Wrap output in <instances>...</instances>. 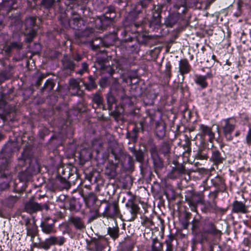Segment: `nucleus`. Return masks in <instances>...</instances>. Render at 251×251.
<instances>
[{"mask_svg": "<svg viewBox=\"0 0 251 251\" xmlns=\"http://www.w3.org/2000/svg\"><path fill=\"white\" fill-rule=\"evenodd\" d=\"M235 127V121L233 119L227 118L222 121V127L226 139L228 141L232 139L231 135Z\"/></svg>", "mask_w": 251, "mask_h": 251, "instance_id": "f257e3e1", "label": "nucleus"}, {"mask_svg": "<svg viewBox=\"0 0 251 251\" xmlns=\"http://www.w3.org/2000/svg\"><path fill=\"white\" fill-rule=\"evenodd\" d=\"M31 251H33V249H31Z\"/></svg>", "mask_w": 251, "mask_h": 251, "instance_id": "0e129e2a", "label": "nucleus"}, {"mask_svg": "<svg viewBox=\"0 0 251 251\" xmlns=\"http://www.w3.org/2000/svg\"><path fill=\"white\" fill-rule=\"evenodd\" d=\"M134 155L135 156L136 160L140 162H142L143 160V154L141 151H134Z\"/></svg>", "mask_w": 251, "mask_h": 251, "instance_id": "f704fd0d", "label": "nucleus"}, {"mask_svg": "<svg viewBox=\"0 0 251 251\" xmlns=\"http://www.w3.org/2000/svg\"><path fill=\"white\" fill-rule=\"evenodd\" d=\"M80 79H71L70 80V86L74 89L78 90L80 89Z\"/></svg>", "mask_w": 251, "mask_h": 251, "instance_id": "bb28decb", "label": "nucleus"}, {"mask_svg": "<svg viewBox=\"0 0 251 251\" xmlns=\"http://www.w3.org/2000/svg\"><path fill=\"white\" fill-rule=\"evenodd\" d=\"M217 181H219L220 182H222V179L220 177L218 176L216 178Z\"/></svg>", "mask_w": 251, "mask_h": 251, "instance_id": "864d4df0", "label": "nucleus"}, {"mask_svg": "<svg viewBox=\"0 0 251 251\" xmlns=\"http://www.w3.org/2000/svg\"><path fill=\"white\" fill-rule=\"evenodd\" d=\"M19 197L15 196H9L5 200V204L9 207H12L19 200Z\"/></svg>", "mask_w": 251, "mask_h": 251, "instance_id": "6ab92c4d", "label": "nucleus"}, {"mask_svg": "<svg viewBox=\"0 0 251 251\" xmlns=\"http://www.w3.org/2000/svg\"><path fill=\"white\" fill-rule=\"evenodd\" d=\"M190 66L188 61L186 59L180 60L179 63V71L181 75L187 74L189 72Z\"/></svg>", "mask_w": 251, "mask_h": 251, "instance_id": "2eb2a0df", "label": "nucleus"}, {"mask_svg": "<svg viewBox=\"0 0 251 251\" xmlns=\"http://www.w3.org/2000/svg\"><path fill=\"white\" fill-rule=\"evenodd\" d=\"M81 22L82 20L77 15L74 16L69 22L70 25L75 29H78L80 27Z\"/></svg>", "mask_w": 251, "mask_h": 251, "instance_id": "f3484780", "label": "nucleus"}, {"mask_svg": "<svg viewBox=\"0 0 251 251\" xmlns=\"http://www.w3.org/2000/svg\"><path fill=\"white\" fill-rule=\"evenodd\" d=\"M185 173V169L183 166H178L173 168L172 172L169 174L168 176L172 179L177 177L180 175Z\"/></svg>", "mask_w": 251, "mask_h": 251, "instance_id": "4468645a", "label": "nucleus"}, {"mask_svg": "<svg viewBox=\"0 0 251 251\" xmlns=\"http://www.w3.org/2000/svg\"><path fill=\"white\" fill-rule=\"evenodd\" d=\"M150 152L151 157H152L153 155L156 154L158 153L157 149L155 147H152L150 150Z\"/></svg>", "mask_w": 251, "mask_h": 251, "instance_id": "a18cd8bd", "label": "nucleus"}, {"mask_svg": "<svg viewBox=\"0 0 251 251\" xmlns=\"http://www.w3.org/2000/svg\"><path fill=\"white\" fill-rule=\"evenodd\" d=\"M35 22L34 18L30 17L27 18L25 21V26L27 27L28 26H33Z\"/></svg>", "mask_w": 251, "mask_h": 251, "instance_id": "473e14b6", "label": "nucleus"}, {"mask_svg": "<svg viewBox=\"0 0 251 251\" xmlns=\"http://www.w3.org/2000/svg\"><path fill=\"white\" fill-rule=\"evenodd\" d=\"M54 0H42V4L46 8L50 7L53 4Z\"/></svg>", "mask_w": 251, "mask_h": 251, "instance_id": "c9c22d12", "label": "nucleus"}, {"mask_svg": "<svg viewBox=\"0 0 251 251\" xmlns=\"http://www.w3.org/2000/svg\"><path fill=\"white\" fill-rule=\"evenodd\" d=\"M12 49H13L10 47V45H9L8 46L6 47L5 51L6 53H9L11 52Z\"/></svg>", "mask_w": 251, "mask_h": 251, "instance_id": "de8ad7c7", "label": "nucleus"}, {"mask_svg": "<svg viewBox=\"0 0 251 251\" xmlns=\"http://www.w3.org/2000/svg\"><path fill=\"white\" fill-rule=\"evenodd\" d=\"M132 249L133 246L131 244L126 242L119 246L117 251H131Z\"/></svg>", "mask_w": 251, "mask_h": 251, "instance_id": "4be33fe9", "label": "nucleus"}, {"mask_svg": "<svg viewBox=\"0 0 251 251\" xmlns=\"http://www.w3.org/2000/svg\"><path fill=\"white\" fill-rule=\"evenodd\" d=\"M36 35V31L34 29L31 30L26 35L25 41L27 42H30L32 41Z\"/></svg>", "mask_w": 251, "mask_h": 251, "instance_id": "c756f323", "label": "nucleus"}, {"mask_svg": "<svg viewBox=\"0 0 251 251\" xmlns=\"http://www.w3.org/2000/svg\"><path fill=\"white\" fill-rule=\"evenodd\" d=\"M64 182H65L64 188H65L66 189H69L70 186L69 183L68 182H67L65 180H64Z\"/></svg>", "mask_w": 251, "mask_h": 251, "instance_id": "09e8293b", "label": "nucleus"}, {"mask_svg": "<svg viewBox=\"0 0 251 251\" xmlns=\"http://www.w3.org/2000/svg\"><path fill=\"white\" fill-rule=\"evenodd\" d=\"M232 211L237 213H246L248 212V209L245 204L241 201H236L233 203Z\"/></svg>", "mask_w": 251, "mask_h": 251, "instance_id": "423d86ee", "label": "nucleus"}, {"mask_svg": "<svg viewBox=\"0 0 251 251\" xmlns=\"http://www.w3.org/2000/svg\"><path fill=\"white\" fill-rule=\"evenodd\" d=\"M119 210L117 206L115 204L110 207L108 209V215L111 217H114L118 214Z\"/></svg>", "mask_w": 251, "mask_h": 251, "instance_id": "cd10ccee", "label": "nucleus"}, {"mask_svg": "<svg viewBox=\"0 0 251 251\" xmlns=\"http://www.w3.org/2000/svg\"><path fill=\"white\" fill-rule=\"evenodd\" d=\"M43 209L48 210L49 206L47 203L41 204L30 200L25 203V209L26 212L29 213H32Z\"/></svg>", "mask_w": 251, "mask_h": 251, "instance_id": "f03ea898", "label": "nucleus"}, {"mask_svg": "<svg viewBox=\"0 0 251 251\" xmlns=\"http://www.w3.org/2000/svg\"><path fill=\"white\" fill-rule=\"evenodd\" d=\"M167 245V249L166 251H173V245L172 244H166Z\"/></svg>", "mask_w": 251, "mask_h": 251, "instance_id": "49530a36", "label": "nucleus"}, {"mask_svg": "<svg viewBox=\"0 0 251 251\" xmlns=\"http://www.w3.org/2000/svg\"><path fill=\"white\" fill-rule=\"evenodd\" d=\"M174 236L173 234H170L168 236L167 239L165 243L166 244H172V242L174 239Z\"/></svg>", "mask_w": 251, "mask_h": 251, "instance_id": "79ce46f5", "label": "nucleus"}, {"mask_svg": "<svg viewBox=\"0 0 251 251\" xmlns=\"http://www.w3.org/2000/svg\"><path fill=\"white\" fill-rule=\"evenodd\" d=\"M88 66V64L86 63L83 62L82 64V68L77 72V73L81 75H82L84 72L87 71Z\"/></svg>", "mask_w": 251, "mask_h": 251, "instance_id": "e433bc0d", "label": "nucleus"}, {"mask_svg": "<svg viewBox=\"0 0 251 251\" xmlns=\"http://www.w3.org/2000/svg\"><path fill=\"white\" fill-rule=\"evenodd\" d=\"M152 157L153 164L156 167L161 168L163 166L162 162L158 156V153L153 155Z\"/></svg>", "mask_w": 251, "mask_h": 251, "instance_id": "393cba45", "label": "nucleus"}, {"mask_svg": "<svg viewBox=\"0 0 251 251\" xmlns=\"http://www.w3.org/2000/svg\"><path fill=\"white\" fill-rule=\"evenodd\" d=\"M199 135L202 138H204L205 136H208L210 142L213 141L215 137V134L212 131V128L203 124H201L199 126Z\"/></svg>", "mask_w": 251, "mask_h": 251, "instance_id": "20e7f679", "label": "nucleus"}, {"mask_svg": "<svg viewBox=\"0 0 251 251\" xmlns=\"http://www.w3.org/2000/svg\"><path fill=\"white\" fill-rule=\"evenodd\" d=\"M203 231L204 232L211 233L219 236H220L222 233L221 231L217 229L214 225L211 223L205 224L203 227Z\"/></svg>", "mask_w": 251, "mask_h": 251, "instance_id": "9b49d317", "label": "nucleus"}, {"mask_svg": "<svg viewBox=\"0 0 251 251\" xmlns=\"http://www.w3.org/2000/svg\"><path fill=\"white\" fill-rule=\"evenodd\" d=\"M239 135V131H237L235 134L236 136H238Z\"/></svg>", "mask_w": 251, "mask_h": 251, "instance_id": "6e6d98bb", "label": "nucleus"}, {"mask_svg": "<svg viewBox=\"0 0 251 251\" xmlns=\"http://www.w3.org/2000/svg\"><path fill=\"white\" fill-rule=\"evenodd\" d=\"M198 157L200 159H207L208 158V155L203 152H200L198 154Z\"/></svg>", "mask_w": 251, "mask_h": 251, "instance_id": "37998d69", "label": "nucleus"}, {"mask_svg": "<svg viewBox=\"0 0 251 251\" xmlns=\"http://www.w3.org/2000/svg\"><path fill=\"white\" fill-rule=\"evenodd\" d=\"M196 227H197L196 224L195 223H194L193 224V227H192L193 229H195L196 228Z\"/></svg>", "mask_w": 251, "mask_h": 251, "instance_id": "5fc2aeb1", "label": "nucleus"}, {"mask_svg": "<svg viewBox=\"0 0 251 251\" xmlns=\"http://www.w3.org/2000/svg\"><path fill=\"white\" fill-rule=\"evenodd\" d=\"M206 80V76L201 75H196L195 76V82L197 84L200 86L201 89H204L207 86L208 83Z\"/></svg>", "mask_w": 251, "mask_h": 251, "instance_id": "dca6fc26", "label": "nucleus"}, {"mask_svg": "<svg viewBox=\"0 0 251 251\" xmlns=\"http://www.w3.org/2000/svg\"><path fill=\"white\" fill-rule=\"evenodd\" d=\"M24 222L26 227V234L27 236H30L31 241L33 242L34 238L38 233V227L34 220H31L29 218H26L24 220Z\"/></svg>", "mask_w": 251, "mask_h": 251, "instance_id": "7ed1b4c3", "label": "nucleus"}, {"mask_svg": "<svg viewBox=\"0 0 251 251\" xmlns=\"http://www.w3.org/2000/svg\"><path fill=\"white\" fill-rule=\"evenodd\" d=\"M81 59V56L77 54L75 57V60L76 61H78L80 60Z\"/></svg>", "mask_w": 251, "mask_h": 251, "instance_id": "3c124183", "label": "nucleus"}, {"mask_svg": "<svg viewBox=\"0 0 251 251\" xmlns=\"http://www.w3.org/2000/svg\"><path fill=\"white\" fill-rule=\"evenodd\" d=\"M217 246V245H213L211 246V251H214L215 248H216Z\"/></svg>", "mask_w": 251, "mask_h": 251, "instance_id": "603ef678", "label": "nucleus"}, {"mask_svg": "<svg viewBox=\"0 0 251 251\" xmlns=\"http://www.w3.org/2000/svg\"><path fill=\"white\" fill-rule=\"evenodd\" d=\"M88 79L89 82L88 83L83 82V85L85 86V88L88 90H91L95 88L97 85L96 84L92 77L91 76H89Z\"/></svg>", "mask_w": 251, "mask_h": 251, "instance_id": "aec40b11", "label": "nucleus"}, {"mask_svg": "<svg viewBox=\"0 0 251 251\" xmlns=\"http://www.w3.org/2000/svg\"><path fill=\"white\" fill-rule=\"evenodd\" d=\"M100 85L101 86H103V84H102V80H101V81H100Z\"/></svg>", "mask_w": 251, "mask_h": 251, "instance_id": "bf43d9fd", "label": "nucleus"}, {"mask_svg": "<svg viewBox=\"0 0 251 251\" xmlns=\"http://www.w3.org/2000/svg\"><path fill=\"white\" fill-rule=\"evenodd\" d=\"M212 155L210 160L213 162L215 165H218L223 163L224 158L221 155L220 151L217 149H214L211 151Z\"/></svg>", "mask_w": 251, "mask_h": 251, "instance_id": "0eeeda50", "label": "nucleus"}, {"mask_svg": "<svg viewBox=\"0 0 251 251\" xmlns=\"http://www.w3.org/2000/svg\"><path fill=\"white\" fill-rule=\"evenodd\" d=\"M93 101L95 103H96L98 106H100L102 105V97L98 94H96L94 95Z\"/></svg>", "mask_w": 251, "mask_h": 251, "instance_id": "c85d7f7f", "label": "nucleus"}, {"mask_svg": "<svg viewBox=\"0 0 251 251\" xmlns=\"http://www.w3.org/2000/svg\"><path fill=\"white\" fill-rule=\"evenodd\" d=\"M160 151L164 155L167 154L170 152V147L168 144H163L160 149Z\"/></svg>", "mask_w": 251, "mask_h": 251, "instance_id": "7c9ffc66", "label": "nucleus"}, {"mask_svg": "<svg viewBox=\"0 0 251 251\" xmlns=\"http://www.w3.org/2000/svg\"><path fill=\"white\" fill-rule=\"evenodd\" d=\"M167 1L168 2H170L171 0H167Z\"/></svg>", "mask_w": 251, "mask_h": 251, "instance_id": "680f3d73", "label": "nucleus"}, {"mask_svg": "<svg viewBox=\"0 0 251 251\" xmlns=\"http://www.w3.org/2000/svg\"><path fill=\"white\" fill-rule=\"evenodd\" d=\"M69 221L72 224L77 230H82L85 228V225L82 220L78 217H71Z\"/></svg>", "mask_w": 251, "mask_h": 251, "instance_id": "1a4fd4ad", "label": "nucleus"}, {"mask_svg": "<svg viewBox=\"0 0 251 251\" xmlns=\"http://www.w3.org/2000/svg\"><path fill=\"white\" fill-rule=\"evenodd\" d=\"M215 58V55H213V56H212V58H213V59H214Z\"/></svg>", "mask_w": 251, "mask_h": 251, "instance_id": "052dcab7", "label": "nucleus"}, {"mask_svg": "<svg viewBox=\"0 0 251 251\" xmlns=\"http://www.w3.org/2000/svg\"><path fill=\"white\" fill-rule=\"evenodd\" d=\"M54 245L62 246L65 242L66 239L63 236H52Z\"/></svg>", "mask_w": 251, "mask_h": 251, "instance_id": "b1692460", "label": "nucleus"}, {"mask_svg": "<svg viewBox=\"0 0 251 251\" xmlns=\"http://www.w3.org/2000/svg\"><path fill=\"white\" fill-rule=\"evenodd\" d=\"M204 76H206V79L207 78H210L212 77V75H211V73H207L205 75H204Z\"/></svg>", "mask_w": 251, "mask_h": 251, "instance_id": "8fccbe9b", "label": "nucleus"}, {"mask_svg": "<svg viewBox=\"0 0 251 251\" xmlns=\"http://www.w3.org/2000/svg\"><path fill=\"white\" fill-rule=\"evenodd\" d=\"M103 240L95 239L92 241L88 246V249L91 251H102L103 249Z\"/></svg>", "mask_w": 251, "mask_h": 251, "instance_id": "39448f33", "label": "nucleus"}, {"mask_svg": "<svg viewBox=\"0 0 251 251\" xmlns=\"http://www.w3.org/2000/svg\"><path fill=\"white\" fill-rule=\"evenodd\" d=\"M102 80V82L105 81V80ZM102 84H103V82H102Z\"/></svg>", "mask_w": 251, "mask_h": 251, "instance_id": "e2e57ef3", "label": "nucleus"}, {"mask_svg": "<svg viewBox=\"0 0 251 251\" xmlns=\"http://www.w3.org/2000/svg\"><path fill=\"white\" fill-rule=\"evenodd\" d=\"M156 134H157V136H158L160 137H163L165 134V130H164V127L162 126V129L159 132L157 130V128L156 129Z\"/></svg>", "mask_w": 251, "mask_h": 251, "instance_id": "c03bdc74", "label": "nucleus"}, {"mask_svg": "<svg viewBox=\"0 0 251 251\" xmlns=\"http://www.w3.org/2000/svg\"><path fill=\"white\" fill-rule=\"evenodd\" d=\"M105 174L111 177H113L116 175V168L113 165H110L108 166L105 170Z\"/></svg>", "mask_w": 251, "mask_h": 251, "instance_id": "5701e85b", "label": "nucleus"}, {"mask_svg": "<svg viewBox=\"0 0 251 251\" xmlns=\"http://www.w3.org/2000/svg\"><path fill=\"white\" fill-rule=\"evenodd\" d=\"M119 86V83L115 81L112 85V88L110 89V92L107 94L106 96V99L108 103V104L109 106H110L112 105L113 103H114L115 100V98L113 96V94H112V89L114 88H116L117 87H118Z\"/></svg>", "mask_w": 251, "mask_h": 251, "instance_id": "a211bd4d", "label": "nucleus"}, {"mask_svg": "<svg viewBox=\"0 0 251 251\" xmlns=\"http://www.w3.org/2000/svg\"><path fill=\"white\" fill-rule=\"evenodd\" d=\"M40 226L42 231L45 233L51 234L56 232L54 223L49 224L47 222V220L41 223Z\"/></svg>", "mask_w": 251, "mask_h": 251, "instance_id": "9d476101", "label": "nucleus"}, {"mask_svg": "<svg viewBox=\"0 0 251 251\" xmlns=\"http://www.w3.org/2000/svg\"><path fill=\"white\" fill-rule=\"evenodd\" d=\"M10 47L12 49H21L22 47V44L21 42H14L10 44Z\"/></svg>", "mask_w": 251, "mask_h": 251, "instance_id": "4c0bfd02", "label": "nucleus"}, {"mask_svg": "<svg viewBox=\"0 0 251 251\" xmlns=\"http://www.w3.org/2000/svg\"><path fill=\"white\" fill-rule=\"evenodd\" d=\"M200 202V201H197L196 202L193 201H189V204L191 207V210L195 211H196L197 205L198 203Z\"/></svg>", "mask_w": 251, "mask_h": 251, "instance_id": "58836bf2", "label": "nucleus"}, {"mask_svg": "<svg viewBox=\"0 0 251 251\" xmlns=\"http://www.w3.org/2000/svg\"><path fill=\"white\" fill-rule=\"evenodd\" d=\"M180 18L178 12L170 14L165 20V24L167 26L172 27Z\"/></svg>", "mask_w": 251, "mask_h": 251, "instance_id": "6e6552de", "label": "nucleus"}, {"mask_svg": "<svg viewBox=\"0 0 251 251\" xmlns=\"http://www.w3.org/2000/svg\"><path fill=\"white\" fill-rule=\"evenodd\" d=\"M162 245L158 243V245H156V243L153 242L151 246V251H162Z\"/></svg>", "mask_w": 251, "mask_h": 251, "instance_id": "2f4dec72", "label": "nucleus"}, {"mask_svg": "<svg viewBox=\"0 0 251 251\" xmlns=\"http://www.w3.org/2000/svg\"><path fill=\"white\" fill-rule=\"evenodd\" d=\"M127 207L130 209L129 211L132 215V218L134 219L138 212L139 207L132 199L128 200L126 203Z\"/></svg>", "mask_w": 251, "mask_h": 251, "instance_id": "ddd939ff", "label": "nucleus"}, {"mask_svg": "<svg viewBox=\"0 0 251 251\" xmlns=\"http://www.w3.org/2000/svg\"><path fill=\"white\" fill-rule=\"evenodd\" d=\"M63 64L64 67L66 69L73 70L75 68V65L73 61L68 58H64L63 60Z\"/></svg>", "mask_w": 251, "mask_h": 251, "instance_id": "412c9836", "label": "nucleus"}, {"mask_svg": "<svg viewBox=\"0 0 251 251\" xmlns=\"http://www.w3.org/2000/svg\"><path fill=\"white\" fill-rule=\"evenodd\" d=\"M54 245V244L52 236L46 239L44 241L40 242L38 244L36 243H34V246L43 249L45 250H49L50 246Z\"/></svg>", "mask_w": 251, "mask_h": 251, "instance_id": "f8f14e48", "label": "nucleus"}, {"mask_svg": "<svg viewBox=\"0 0 251 251\" xmlns=\"http://www.w3.org/2000/svg\"><path fill=\"white\" fill-rule=\"evenodd\" d=\"M3 138L2 135L0 134V140L1 139Z\"/></svg>", "mask_w": 251, "mask_h": 251, "instance_id": "13d9d810", "label": "nucleus"}, {"mask_svg": "<svg viewBox=\"0 0 251 251\" xmlns=\"http://www.w3.org/2000/svg\"><path fill=\"white\" fill-rule=\"evenodd\" d=\"M186 2H183L181 4H176L175 7L176 9H178L180 7H183V9L181 11L182 13H184L185 9L187 7Z\"/></svg>", "mask_w": 251, "mask_h": 251, "instance_id": "ea45409f", "label": "nucleus"}, {"mask_svg": "<svg viewBox=\"0 0 251 251\" xmlns=\"http://www.w3.org/2000/svg\"><path fill=\"white\" fill-rule=\"evenodd\" d=\"M108 234L110 236L115 239L118 236V228L117 227H108L107 230Z\"/></svg>", "mask_w": 251, "mask_h": 251, "instance_id": "a878e982", "label": "nucleus"}, {"mask_svg": "<svg viewBox=\"0 0 251 251\" xmlns=\"http://www.w3.org/2000/svg\"><path fill=\"white\" fill-rule=\"evenodd\" d=\"M245 142L248 145H251V127L249 129L247 132Z\"/></svg>", "mask_w": 251, "mask_h": 251, "instance_id": "72a5a7b5", "label": "nucleus"}, {"mask_svg": "<svg viewBox=\"0 0 251 251\" xmlns=\"http://www.w3.org/2000/svg\"><path fill=\"white\" fill-rule=\"evenodd\" d=\"M214 185H215L216 186H218L219 185V184L218 182H216V183H213Z\"/></svg>", "mask_w": 251, "mask_h": 251, "instance_id": "4d7b16f0", "label": "nucleus"}, {"mask_svg": "<svg viewBox=\"0 0 251 251\" xmlns=\"http://www.w3.org/2000/svg\"><path fill=\"white\" fill-rule=\"evenodd\" d=\"M9 187V185L7 182H3L0 183V191L4 190L7 189Z\"/></svg>", "mask_w": 251, "mask_h": 251, "instance_id": "a19ab883", "label": "nucleus"}]
</instances>
